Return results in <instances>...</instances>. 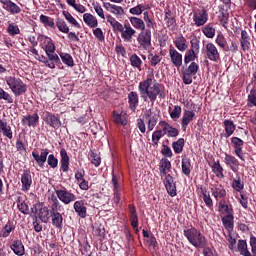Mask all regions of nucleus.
I'll list each match as a JSON object with an SVG mask.
<instances>
[{
    "instance_id": "obj_1",
    "label": "nucleus",
    "mask_w": 256,
    "mask_h": 256,
    "mask_svg": "<svg viewBox=\"0 0 256 256\" xmlns=\"http://www.w3.org/2000/svg\"><path fill=\"white\" fill-rule=\"evenodd\" d=\"M153 83V76H148L145 80L139 82L138 91L142 101L150 100V103L154 104L157 101V97L160 99H166V88L161 83Z\"/></svg>"
},
{
    "instance_id": "obj_2",
    "label": "nucleus",
    "mask_w": 256,
    "mask_h": 256,
    "mask_svg": "<svg viewBox=\"0 0 256 256\" xmlns=\"http://www.w3.org/2000/svg\"><path fill=\"white\" fill-rule=\"evenodd\" d=\"M32 157L40 168H44L45 163L53 170L59 166V159L55 157V154H49L48 148H42L40 154L38 150H33Z\"/></svg>"
},
{
    "instance_id": "obj_3",
    "label": "nucleus",
    "mask_w": 256,
    "mask_h": 256,
    "mask_svg": "<svg viewBox=\"0 0 256 256\" xmlns=\"http://www.w3.org/2000/svg\"><path fill=\"white\" fill-rule=\"evenodd\" d=\"M51 209H50V219L52 225L59 229L62 230L64 227V217L63 214H61L59 211L62 209V204L60 200L57 198V196L52 195L51 196Z\"/></svg>"
},
{
    "instance_id": "obj_4",
    "label": "nucleus",
    "mask_w": 256,
    "mask_h": 256,
    "mask_svg": "<svg viewBox=\"0 0 256 256\" xmlns=\"http://www.w3.org/2000/svg\"><path fill=\"white\" fill-rule=\"evenodd\" d=\"M183 234L187 241L196 249L205 248V246H207V238L195 227L184 230Z\"/></svg>"
},
{
    "instance_id": "obj_5",
    "label": "nucleus",
    "mask_w": 256,
    "mask_h": 256,
    "mask_svg": "<svg viewBox=\"0 0 256 256\" xmlns=\"http://www.w3.org/2000/svg\"><path fill=\"white\" fill-rule=\"evenodd\" d=\"M6 83L15 97H20V95H24L27 92V85L20 78L7 76Z\"/></svg>"
},
{
    "instance_id": "obj_6",
    "label": "nucleus",
    "mask_w": 256,
    "mask_h": 256,
    "mask_svg": "<svg viewBox=\"0 0 256 256\" xmlns=\"http://www.w3.org/2000/svg\"><path fill=\"white\" fill-rule=\"evenodd\" d=\"M54 191L57 196L56 199L61 201V203H63L64 205H70V203H74V201H77V196L63 185H60V187L57 186Z\"/></svg>"
},
{
    "instance_id": "obj_7",
    "label": "nucleus",
    "mask_w": 256,
    "mask_h": 256,
    "mask_svg": "<svg viewBox=\"0 0 256 256\" xmlns=\"http://www.w3.org/2000/svg\"><path fill=\"white\" fill-rule=\"evenodd\" d=\"M199 65L196 62H191L188 67L182 66L181 75L184 85H191L193 83V76L197 74Z\"/></svg>"
},
{
    "instance_id": "obj_8",
    "label": "nucleus",
    "mask_w": 256,
    "mask_h": 256,
    "mask_svg": "<svg viewBox=\"0 0 256 256\" xmlns=\"http://www.w3.org/2000/svg\"><path fill=\"white\" fill-rule=\"evenodd\" d=\"M119 180H120V176L115 174L114 171H113V174H112V184H113V202L115 203L116 207H121V198H122V186L121 184L119 183Z\"/></svg>"
},
{
    "instance_id": "obj_9",
    "label": "nucleus",
    "mask_w": 256,
    "mask_h": 256,
    "mask_svg": "<svg viewBox=\"0 0 256 256\" xmlns=\"http://www.w3.org/2000/svg\"><path fill=\"white\" fill-rule=\"evenodd\" d=\"M42 120L45 124L55 130L62 127V121L58 115H55L49 111H44L42 113Z\"/></svg>"
},
{
    "instance_id": "obj_10",
    "label": "nucleus",
    "mask_w": 256,
    "mask_h": 256,
    "mask_svg": "<svg viewBox=\"0 0 256 256\" xmlns=\"http://www.w3.org/2000/svg\"><path fill=\"white\" fill-rule=\"evenodd\" d=\"M151 30H143L137 37V42L143 50L147 51L151 47Z\"/></svg>"
},
{
    "instance_id": "obj_11",
    "label": "nucleus",
    "mask_w": 256,
    "mask_h": 256,
    "mask_svg": "<svg viewBox=\"0 0 256 256\" xmlns=\"http://www.w3.org/2000/svg\"><path fill=\"white\" fill-rule=\"evenodd\" d=\"M192 19L195 26L201 27L208 22L209 14L205 8H202L201 10H197L196 12L193 13Z\"/></svg>"
},
{
    "instance_id": "obj_12",
    "label": "nucleus",
    "mask_w": 256,
    "mask_h": 256,
    "mask_svg": "<svg viewBox=\"0 0 256 256\" xmlns=\"http://www.w3.org/2000/svg\"><path fill=\"white\" fill-rule=\"evenodd\" d=\"M168 195L172 198L177 196V184L175 178L171 174H167L163 181Z\"/></svg>"
},
{
    "instance_id": "obj_13",
    "label": "nucleus",
    "mask_w": 256,
    "mask_h": 256,
    "mask_svg": "<svg viewBox=\"0 0 256 256\" xmlns=\"http://www.w3.org/2000/svg\"><path fill=\"white\" fill-rule=\"evenodd\" d=\"M204 53H206V59L212 62H218L220 60V52L213 42H208L206 44V50H204Z\"/></svg>"
},
{
    "instance_id": "obj_14",
    "label": "nucleus",
    "mask_w": 256,
    "mask_h": 256,
    "mask_svg": "<svg viewBox=\"0 0 256 256\" xmlns=\"http://www.w3.org/2000/svg\"><path fill=\"white\" fill-rule=\"evenodd\" d=\"M169 57H170V61L172 63V65L177 68L180 69L183 65V54L180 53L179 51L176 50V48H174V46H170L169 48Z\"/></svg>"
},
{
    "instance_id": "obj_15",
    "label": "nucleus",
    "mask_w": 256,
    "mask_h": 256,
    "mask_svg": "<svg viewBox=\"0 0 256 256\" xmlns=\"http://www.w3.org/2000/svg\"><path fill=\"white\" fill-rule=\"evenodd\" d=\"M36 214L42 223H49L51 220V209L43 204H39Z\"/></svg>"
},
{
    "instance_id": "obj_16",
    "label": "nucleus",
    "mask_w": 256,
    "mask_h": 256,
    "mask_svg": "<svg viewBox=\"0 0 256 256\" xmlns=\"http://www.w3.org/2000/svg\"><path fill=\"white\" fill-rule=\"evenodd\" d=\"M145 117L148 120L147 127L148 131H153L159 122V114L153 112V110L148 109L145 112Z\"/></svg>"
},
{
    "instance_id": "obj_17",
    "label": "nucleus",
    "mask_w": 256,
    "mask_h": 256,
    "mask_svg": "<svg viewBox=\"0 0 256 256\" xmlns=\"http://www.w3.org/2000/svg\"><path fill=\"white\" fill-rule=\"evenodd\" d=\"M70 169V156L66 148L60 150V170L64 173L69 172Z\"/></svg>"
},
{
    "instance_id": "obj_18",
    "label": "nucleus",
    "mask_w": 256,
    "mask_h": 256,
    "mask_svg": "<svg viewBox=\"0 0 256 256\" xmlns=\"http://www.w3.org/2000/svg\"><path fill=\"white\" fill-rule=\"evenodd\" d=\"M121 33V37L124 42L130 43L132 42L133 37L136 34V31L131 27L130 24H125L124 27L122 25L121 29L118 31Z\"/></svg>"
},
{
    "instance_id": "obj_19",
    "label": "nucleus",
    "mask_w": 256,
    "mask_h": 256,
    "mask_svg": "<svg viewBox=\"0 0 256 256\" xmlns=\"http://www.w3.org/2000/svg\"><path fill=\"white\" fill-rule=\"evenodd\" d=\"M231 143L234 147V154L241 160V161H245V158H244V154H243V146H244V141L241 140L240 138L238 137H233L231 139Z\"/></svg>"
},
{
    "instance_id": "obj_20",
    "label": "nucleus",
    "mask_w": 256,
    "mask_h": 256,
    "mask_svg": "<svg viewBox=\"0 0 256 256\" xmlns=\"http://www.w3.org/2000/svg\"><path fill=\"white\" fill-rule=\"evenodd\" d=\"M33 180L30 170H24L21 175L22 192L27 193L30 191Z\"/></svg>"
},
{
    "instance_id": "obj_21",
    "label": "nucleus",
    "mask_w": 256,
    "mask_h": 256,
    "mask_svg": "<svg viewBox=\"0 0 256 256\" xmlns=\"http://www.w3.org/2000/svg\"><path fill=\"white\" fill-rule=\"evenodd\" d=\"M210 193H212V197L219 201L224 199L227 196L226 190L222 184H212L210 188Z\"/></svg>"
},
{
    "instance_id": "obj_22",
    "label": "nucleus",
    "mask_w": 256,
    "mask_h": 256,
    "mask_svg": "<svg viewBox=\"0 0 256 256\" xmlns=\"http://www.w3.org/2000/svg\"><path fill=\"white\" fill-rule=\"evenodd\" d=\"M164 21L167 28L170 31H175L178 27L176 17L174 16L172 10L168 9L165 11Z\"/></svg>"
},
{
    "instance_id": "obj_23",
    "label": "nucleus",
    "mask_w": 256,
    "mask_h": 256,
    "mask_svg": "<svg viewBox=\"0 0 256 256\" xmlns=\"http://www.w3.org/2000/svg\"><path fill=\"white\" fill-rule=\"evenodd\" d=\"M38 41L41 42L42 49L46 52V54L55 52V44L51 38L39 35Z\"/></svg>"
},
{
    "instance_id": "obj_24",
    "label": "nucleus",
    "mask_w": 256,
    "mask_h": 256,
    "mask_svg": "<svg viewBox=\"0 0 256 256\" xmlns=\"http://www.w3.org/2000/svg\"><path fill=\"white\" fill-rule=\"evenodd\" d=\"M73 209L77 214V216H79L80 218L84 219L87 217V207H86L85 200L75 201L73 204Z\"/></svg>"
},
{
    "instance_id": "obj_25",
    "label": "nucleus",
    "mask_w": 256,
    "mask_h": 256,
    "mask_svg": "<svg viewBox=\"0 0 256 256\" xmlns=\"http://www.w3.org/2000/svg\"><path fill=\"white\" fill-rule=\"evenodd\" d=\"M195 117H196V113L194 111L184 109L183 115L181 118L182 129L186 130L189 124L194 120Z\"/></svg>"
},
{
    "instance_id": "obj_26",
    "label": "nucleus",
    "mask_w": 256,
    "mask_h": 256,
    "mask_svg": "<svg viewBox=\"0 0 256 256\" xmlns=\"http://www.w3.org/2000/svg\"><path fill=\"white\" fill-rule=\"evenodd\" d=\"M224 162L228 167H230L232 172L238 173L240 164L238 159L234 155L226 153L224 157Z\"/></svg>"
},
{
    "instance_id": "obj_27",
    "label": "nucleus",
    "mask_w": 256,
    "mask_h": 256,
    "mask_svg": "<svg viewBox=\"0 0 256 256\" xmlns=\"http://www.w3.org/2000/svg\"><path fill=\"white\" fill-rule=\"evenodd\" d=\"M10 249L13 251V253L17 256H24L25 255V247L21 240L14 239L12 240V243L10 245Z\"/></svg>"
},
{
    "instance_id": "obj_28",
    "label": "nucleus",
    "mask_w": 256,
    "mask_h": 256,
    "mask_svg": "<svg viewBox=\"0 0 256 256\" xmlns=\"http://www.w3.org/2000/svg\"><path fill=\"white\" fill-rule=\"evenodd\" d=\"M23 126L35 128L39 123V115L35 112L33 115H26L21 120Z\"/></svg>"
},
{
    "instance_id": "obj_29",
    "label": "nucleus",
    "mask_w": 256,
    "mask_h": 256,
    "mask_svg": "<svg viewBox=\"0 0 256 256\" xmlns=\"http://www.w3.org/2000/svg\"><path fill=\"white\" fill-rule=\"evenodd\" d=\"M171 170H172L171 161L167 157L162 158L159 162V171L161 176H168V173L171 172Z\"/></svg>"
},
{
    "instance_id": "obj_30",
    "label": "nucleus",
    "mask_w": 256,
    "mask_h": 256,
    "mask_svg": "<svg viewBox=\"0 0 256 256\" xmlns=\"http://www.w3.org/2000/svg\"><path fill=\"white\" fill-rule=\"evenodd\" d=\"M0 3L4 5V9L10 12L12 15L19 14L21 8L11 0H0Z\"/></svg>"
},
{
    "instance_id": "obj_31",
    "label": "nucleus",
    "mask_w": 256,
    "mask_h": 256,
    "mask_svg": "<svg viewBox=\"0 0 256 256\" xmlns=\"http://www.w3.org/2000/svg\"><path fill=\"white\" fill-rule=\"evenodd\" d=\"M176 49L180 52H185L189 48L187 39L183 35L177 36L173 41Z\"/></svg>"
},
{
    "instance_id": "obj_32",
    "label": "nucleus",
    "mask_w": 256,
    "mask_h": 256,
    "mask_svg": "<svg viewBox=\"0 0 256 256\" xmlns=\"http://www.w3.org/2000/svg\"><path fill=\"white\" fill-rule=\"evenodd\" d=\"M193 166L192 161L189 157H182L181 159V170L182 174L189 177L192 172Z\"/></svg>"
},
{
    "instance_id": "obj_33",
    "label": "nucleus",
    "mask_w": 256,
    "mask_h": 256,
    "mask_svg": "<svg viewBox=\"0 0 256 256\" xmlns=\"http://www.w3.org/2000/svg\"><path fill=\"white\" fill-rule=\"evenodd\" d=\"M128 213H129V219L131 222V226L133 228H137L138 223H139V218H138V214H137V209L134 206V204L128 205Z\"/></svg>"
},
{
    "instance_id": "obj_34",
    "label": "nucleus",
    "mask_w": 256,
    "mask_h": 256,
    "mask_svg": "<svg viewBox=\"0 0 256 256\" xmlns=\"http://www.w3.org/2000/svg\"><path fill=\"white\" fill-rule=\"evenodd\" d=\"M0 133L10 140L13 139L12 128L6 120L0 119Z\"/></svg>"
},
{
    "instance_id": "obj_35",
    "label": "nucleus",
    "mask_w": 256,
    "mask_h": 256,
    "mask_svg": "<svg viewBox=\"0 0 256 256\" xmlns=\"http://www.w3.org/2000/svg\"><path fill=\"white\" fill-rule=\"evenodd\" d=\"M128 103H129V108L135 112V110L137 109L138 105H139V96L138 93L135 91H131L128 94Z\"/></svg>"
},
{
    "instance_id": "obj_36",
    "label": "nucleus",
    "mask_w": 256,
    "mask_h": 256,
    "mask_svg": "<svg viewBox=\"0 0 256 256\" xmlns=\"http://www.w3.org/2000/svg\"><path fill=\"white\" fill-rule=\"evenodd\" d=\"M250 40L251 38L248 35L247 31L243 30L241 32V39H240L241 49L243 50V52L249 51L251 46Z\"/></svg>"
},
{
    "instance_id": "obj_37",
    "label": "nucleus",
    "mask_w": 256,
    "mask_h": 256,
    "mask_svg": "<svg viewBox=\"0 0 256 256\" xmlns=\"http://www.w3.org/2000/svg\"><path fill=\"white\" fill-rule=\"evenodd\" d=\"M198 190L200 191L203 199H204V203H206V207L213 209V200L210 196V194L207 191V188L203 187V186H199Z\"/></svg>"
},
{
    "instance_id": "obj_38",
    "label": "nucleus",
    "mask_w": 256,
    "mask_h": 256,
    "mask_svg": "<svg viewBox=\"0 0 256 256\" xmlns=\"http://www.w3.org/2000/svg\"><path fill=\"white\" fill-rule=\"evenodd\" d=\"M83 21L90 28L98 27V20L91 13L83 14Z\"/></svg>"
},
{
    "instance_id": "obj_39",
    "label": "nucleus",
    "mask_w": 256,
    "mask_h": 256,
    "mask_svg": "<svg viewBox=\"0 0 256 256\" xmlns=\"http://www.w3.org/2000/svg\"><path fill=\"white\" fill-rule=\"evenodd\" d=\"M59 56L63 62V64H65L67 67H74L75 63H74V58L70 53L67 52H60Z\"/></svg>"
},
{
    "instance_id": "obj_40",
    "label": "nucleus",
    "mask_w": 256,
    "mask_h": 256,
    "mask_svg": "<svg viewBox=\"0 0 256 256\" xmlns=\"http://www.w3.org/2000/svg\"><path fill=\"white\" fill-rule=\"evenodd\" d=\"M143 21L148 30L155 29V26H157L155 18L153 16H149V13L147 11L143 13Z\"/></svg>"
},
{
    "instance_id": "obj_41",
    "label": "nucleus",
    "mask_w": 256,
    "mask_h": 256,
    "mask_svg": "<svg viewBox=\"0 0 256 256\" xmlns=\"http://www.w3.org/2000/svg\"><path fill=\"white\" fill-rule=\"evenodd\" d=\"M224 169L222 165L220 164V160L217 161L214 160V163H212V173L216 174L217 178L223 179L224 178Z\"/></svg>"
},
{
    "instance_id": "obj_42",
    "label": "nucleus",
    "mask_w": 256,
    "mask_h": 256,
    "mask_svg": "<svg viewBox=\"0 0 256 256\" xmlns=\"http://www.w3.org/2000/svg\"><path fill=\"white\" fill-rule=\"evenodd\" d=\"M224 128H225V136L226 138H229L234 131L236 130V125L234 124V122L232 120L226 119L224 121Z\"/></svg>"
},
{
    "instance_id": "obj_43",
    "label": "nucleus",
    "mask_w": 256,
    "mask_h": 256,
    "mask_svg": "<svg viewBox=\"0 0 256 256\" xmlns=\"http://www.w3.org/2000/svg\"><path fill=\"white\" fill-rule=\"evenodd\" d=\"M238 252H240V255L242 256H251V252L248 250V245L246 240H239L237 244Z\"/></svg>"
},
{
    "instance_id": "obj_44",
    "label": "nucleus",
    "mask_w": 256,
    "mask_h": 256,
    "mask_svg": "<svg viewBox=\"0 0 256 256\" xmlns=\"http://www.w3.org/2000/svg\"><path fill=\"white\" fill-rule=\"evenodd\" d=\"M131 25L136 29V30H141L145 31V23L142 19L138 17H130L129 18Z\"/></svg>"
},
{
    "instance_id": "obj_45",
    "label": "nucleus",
    "mask_w": 256,
    "mask_h": 256,
    "mask_svg": "<svg viewBox=\"0 0 256 256\" xmlns=\"http://www.w3.org/2000/svg\"><path fill=\"white\" fill-rule=\"evenodd\" d=\"M113 121L122 126H126L128 121H127V116L125 114H119L117 111L113 112Z\"/></svg>"
},
{
    "instance_id": "obj_46",
    "label": "nucleus",
    "mask_w": 256,
    "mask_h": 256,
    "mask_svg": "<svg viewBox=\"0 0 256 256\" xmlns=\"http://www.w3.org/2000/svg\"><path fill=\"white\" fill-rule=\"evenodd\" d=\"M106 21L108 23H110V25L113 28V31L115 33H118L120 31V29L122 28V24L120 22H118L112 15L108 14L106 15Z\"/></svg>"
},
{
    "instance_id": "obj_47",
    "label": "nucleus",
    "mask_w": 256,
    "mask_h": 256,
    "mask_svg": "<svg viewBox=\"0 0 256 256\" xmlns=\"http://www.w3.org/2000/svg\"><path fill=\"white\" fill-rule=\"evenodd\" d=\"M169 115L173 121H177L182 115V107L175 105L173 110L172 107H169Z\"/></svg>"
},
{
    "instance_id": "obj_48",
    "label": "nucleus",
    "mask_w": 256,
    "mask_h": 256,
    "mask_svg": "<svg viewBox=\"0 0 256 256\" xmlns=\"http://www.w3.org/2000/svg\"><path fill=\"white\" fill-rule=\"evenodd\" d=\"M129 61H130V64L133 68L141 70V66L143 65V61L141 60V58L136 53H133L132 55H130Z\"/></svg>"
},
{
    "instance_id": "obj_49",
    "label": "nucleus",
    "mask_w": 256,
    "mask_h": 256,
    "mask_svg": "<svg viewBox=\"0 0 256 256\" xmlns=\"http://www.w3.org/2000/svg\"><path fill=\"white\" fill-rule=\"evenodd\" d=\"M185 147V139L180 138L176 142L172 143V148L175 154H181Z\"/></svg>"
},
{
    "instance_id": "obj_50",
    "label": "nucleus",
    "mask_w": 256,
    "mask_h": 256,
    "mask_svg": "<svg viewBox=\"0 0 256 256\" xmlns=\"http://www.w3.org/2000/svg\"><path fill=\"white\" fill-rule=\"evenodd\" d=\"M198 58V53L194 50H187L184 55V65L187 66L189 63L194 62Z\"/></svg>"
},
{
    "instance_id": "obj_51",
    "label": "nucleus",
    "mask_w": 256,
    "mask_h": 256,
    "mask_svg": "<svg viewBox=\"0 0 256 256\" xmlns=\"http://www.w3.org/2000/svg\"><path fill=\"white\" fill-rule=\"evenodd\" d=\"M202 33H204V36L208 39H213L216 35V29L213 27L212 24H208L202 28Z\"/></svg>"
},
{
    "instance_id": "obj_52",
    "label": "nucleus",
    "mask_w": 256,
    "mask_h": 256,
    "mask_svg": "<svg viewBox=\"0 0 256 256\" xmlns=\"http://www.w3.org/2000/svg\"><path fill=\"white\" fill-rule=\"evenodd\" d=\"M151 67H157V65H159V63H161V61L163 60V57L159 54H153V53H149L147 56Z\"/></svg>"
},
{
    "instance_id": "obj_53",
    "label": "nucleus",
    "mask_w": 256,
    "mask_h": 256,
    "mask_svg": "<svg viewBox=\"0 0 256 256\" xmlns=\"http://www.w3.org/2000/svg\"><path fill=\"white\" fill-rule=\"evenodd\" d=\"M89 160L91 164H93L95 167H99L101 165V156L98 155L95 150H91L89 153Z\"/></svg>"
},
{
    "instance_id": "obj_54",
    "label": "nucleus",
    "mask_w": 256,
    "mask_h": 256,
    "mask_svg": "<svg viewBox=\"0 0 256 256\" xmlns=\"http://www.w3.org/2000/svg\"><path fill=\"white\" fill-rule=\"evenodd\" d=\"M0 101H5V103L12 104L14 99L10 93L6 92L2 87H0Z\"/></svg>"
},
{
    "instance_id": "obj_55",
    "label": "nucleus",
    "mask_w": 256,
    "mask_h": 256,
    "mask_svg": "<svg viewBox=\"0 0 256 256\" xmlns=\"http://www.w3.org/2000/svg\"><path fill=\"white\" fill-rule=\"evenodd\" d=\"M15 230V226L13 224H6L2 230H0V237L7 238L10 236L11 232Z\"/></svg>"
},
{
    "instance_id": "obj_56",
    "label": "nucleus",
    "mask_w": 256,
    "mask_h": 256,
    "mask_svg": "<svg viewBox=\"0 0 256 256\" xmlns=\"http://www.w3.org/2000/svg\"><path fill=\"white\" fill-rule=\"evenodd\" d=\"M223 225L227 229H232L233 228V223H234V217L233 213L227 214L222 218Z\"/></svg>"
},
{
    "instance_id": "obj_57",
    "label": "nucleus",
    "mask_w": 256,
    "mask_h": 256,
    "mask_svg": "<svg viewBox=\"0 0 256 256\" xmlns=\"http://www.w3.org/2000/svg\"><path fill=\"white\" fill-rule=\"evenodd\" d=\"M63 16L65 17V19L72 24L74 27L80 29L81 25L77 22V20L72 16V14L68 11H63L62 12Z\"/></svg>"
},
{
    "instance_id": "obj_58",
    "label": "nucleus",
    "mask_w": 256,
    "mask_h": 256,
    "mask_svg": "<svg viewBox=\"0 0 256 256\" xmlns=\"http://www.w3.org/2000/svg\"><path fill=\"white\" fill-rule=\"evenodd\" d=\"M56 26L58 30L62 33L66 34L70 32L69 26L67 25L66 21L63 19H57Z\"/></svg>"
},
{
    "instance_id": "obj_59",
    "label": "nucleus",
    "mask_w": 256,
    "mask_h": 256,
    "mask_svg": "<svg viewBox=\"0 0 256 256\" xmlns=\"http://www.w3.org/2000/svg\"><path fill=\"white\" fill-rule=\"evenodd\" d=\"M40 22L45 26V27H50L55 29V22H53V19L50 18L49 16L46 15H41L40 16Z\"/></svg>"
},
{
    "instance_id": "obj_60",
    "label": "nucleus",
    "mask_w": 256,
    "mask_h": 256,
    "mask_svg": "<svg viewBox=\"0 0 256 256\" xmlns=\"http://www.w3.org/2000/svg\"><path fill=\"white\" fill-rule=\"evenodd\" d=\"M165 136V134H163L162 130H156L153 132L152 134V143L153 146H158L159 145V141L161 140V138H163Z\"/></svg>"
},
{
    "instance_id": "obj_61",
    "label": "nucleus",
    "mask_w": 256,
    "mask_h": 256,
    "mask_svg": "<svg viewBox=\"0 0 256 256\" xmlns=\"http://www.w3.org/2000/svg\"><path fill=\"white\" fill-rule=\"evenodd\" d=\"M219 210L224 214H233V209L229 208V206L226 204V200L222 199L219 202Z\"/></svg>"
},
{
    "instance_id": "obj_62",
    "label": "nucleus",
    "mask_w": 256,
    "mask_h": 256,
    "mask_svg": "<svg viewBox=\"0 0 256 256\" xmlns=\"http://www.w3.org/2000/svg\"><path fill=\"white\" fill-rule=\"evenodd\" d=\"M7 32L10 36L14 37L16 35L20 34V29L17 25L13 24V23H9Z\"/></svg>"
},
{
    "instance_id": "obj_63",
    "label": "nucleus",
    "mask_w": 256,
    "mask_h": 256,
    "mask_svg": "<svg viewBox=\"0 0 256 256\" xmlns=\"http://www.w3.org/2000/svg\"><path fill=\"white\" fill-rule=\"evenodd\" d=\"M216 44L225 51L226 47H227V40L224 37L223 34H219L216 38Z\"/></svg>"
},
{
    "instance_id": "obj_64",
    "label": "nucleus",
    "mask_w": 256,
    "mask_h": 256,
    "mask_svg": "<svg viewBox=\"0 0 256 256\" xmlns=\"http://www.w3.org/2000/svg\"><path fill=\"white\" fill-rule=\"evenodd\" d=\"M249 244L251 247V256H256V237L255 236L253 235L250 236Z\"/></svg>"
}]
</instances>
